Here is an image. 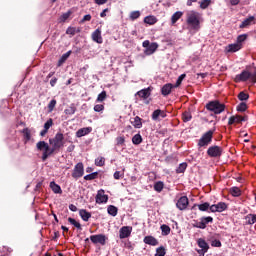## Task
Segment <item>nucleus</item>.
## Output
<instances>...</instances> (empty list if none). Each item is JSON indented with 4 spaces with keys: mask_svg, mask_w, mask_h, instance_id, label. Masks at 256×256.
I'll list each match as a JSON object with an SVG mask.
<instances>
[{
    "mask_svg": "<svg viewBox=\"0 0 256 256\" xmlns=\"http://www.w3.org/2000/svg\"><path fill=\"white\" fill-rule=\"evenodd\" d=\"M63 147H65V136L61 132L56 133L53 138H50L49 144L45 141H39L36 144L37 150L43 151L42 161H47L53 153H59Z\"/></svg>",
    "mask_w": 256,
    "mask_h": 256,
    "instance_id": "f257e3e1",
    "label": "nucleus"
},
{
    "mask_svg": "<svg viewBox=\"0 0 256 256\" xmlns=\"http://www.w3.org/2000/svg\"><path fill=\"white\" fill-rule=\"evenodd\" d=\"M186 23L194 31L201 29V22L199 21V14L196 11H189L186 14Z\"/></svg>",
    "mask_w": 256,
    "mask_h": 256,
    "instance_id": "f03ea898",
    "label": "nucleus"
},
{
    "mask_svg": "<svg viewBox=\"0 0 256 256\" xmlns=\"http://www.w3.org/2000/svg\"><path fill=\"white\" fill-rule=\"evenodd\" d=\"M207 111H211L214 115H221L225 111V104L219 102V100L210 101L206 104Z\"/></svg>",
    "mask_w": 256,
    "mask_h": 256,
    "instance_id": "7ed1b4c3",
    "label": "nucleus"
},
{
    "mask_svg": "<svg viewBox=\"0 0 256 256\" xmlns=\"http://www.w3.org/2000/svg\"><path fill=\"white\" fill-rule=\"evenodd\" d=\"M249 79L251 83H256V68L253 73L246 70L242 71L241 74L236 75L234 81L235 83H241V81L245 82L249 81Z\"/></svg>",
    "mask_w": 256,
    "mask_h": 256,
    "instance_id": "20e7f679",
    "label": "nucleus"
},
{
    "mask_svg": "<svg viewBox=\"0 0 256 256\" xmlns=\"http://www.w3.org/2000/svg\"><path fill=\"white\" fill-rule=\"evenodd\" d=\"M215 130H209L205 132L198 141V147H209L213 142V134Z\"/></svg>",
    "mask_w": 256,
    "mask_h": 256,
    "instance_id": "39448f33",
    "label": "nucleus"
},
{
    "mask_svg": "<svg viewBox=\"0 0 256 256\" xmlns=\"http://www.w3.org/2000/svg\"><path fill=\"white\" fill-rule=\"evenodd\" d=\"M207 155L212 159H219L223 155V148L218 145L210 146L207 149Z\"/></svg>",
    "mask_w": 256,
    "mask_h": 256,
    "instance_id": "423d86ee",
    "label": "nucleus"
},
{
    "mask_svg": "<svg viewBox=\"0 0 256 256\" xmlns=\"http://www.w3.org/2000/svg\"><path fill=\"white\" fill-rule=\"evenodd\" d=\"M85 175V167L83 166V162H79L74 166L72 177L73 179H81Z\"/></svg>",
    "mask_w": 256,
    "mask_h": 256,
    "instance_id": "0eeeda50",
    "label": "nucleus"
},
{
    "mask_svg": "<svg viewBox=\"0 0 256 256\" xmlns=\"http://www.w3.org/2000/svg\"><path fill=\"white\" fill-rule=\"evenodd\" d=\"M197 245H198V247H200V250H197L198 255L205 256V253H207V251H209V243H207V241H205V239L199 238L197 240Z\"/></svg>",
    "mask_w": 256,
    "mask_h": 256,
    "instance_id": "6e6552de",
    "label": "nucleus"
},
{
    "mask_svg": "<svg viewBox=\"0 0 256 256\" xmlns=\"http://www.w3.org/2000/svg\"><path fill=\"white\" fill-rule=\"evenodd\" d=\"M107 239V236H105L104 234H96L90 236V241H92L94 245H97V243H99L100 245H106Z\"/></svg>",
    "mask_w": 256,
    "mask_h": 256,
    "instance_id": "1a4fd4ad",
    "label": "nucleus"
},
{
    "mask_svg": "<svg viewBox=\"0 0 256 256\" xmlns=\"http://www.w3.org/2000/svg\"><path fill=\"white\" fill-rule=\"evenodd\" d=\"M131 233H133V227L132 226H123L119 230V238L120 239H127L128 237H131Z\"/></svg>",
    "mask_w": 256,
    "mask_h": 256,
    "instance_id": "9d476101",
    "label": "nucleus"
},
{
    "mask_svg": "<svg viewBox=\"0 0 256 256\" xmlns=\"http://www.w3.org/2000/svg\"><path fill=\"white\" fill-rule=\"evenodd\" d=\"M95 200L98 205H101V204L107 203L109 201V196L107 194H105V190L101 189L97 192Z\"/></svg>",
    "mask_w": 256,
    "mask_h": 256,
    "instance_id": "9b49d317",
    "label": "nucleus"
},
{
    "mask_svg": "<svg viewBox=\"0 0 256 256\" xmlns=\"http://www.w3.org/2000/svg\"><path fill=\"white\" fill-rule=\"evenodd\" d=\"M188 206L189 198H187V196L180 197L176 203V207L177 209H179V211H185V209H187Z\"/></svg>",
    "mask_w": 256,
    "mask_h": 256,
    "instance_id": "f8f14e48",
    "label": "nucleus"
},
{
    "mask_svg": "<svg viewBox=\"0 0 256 256\" xmlns=\"http://www.w3.org/2000/svg\"><path fill=\"white\" fill-rule=\"evenodd\" d=\"M248 120H249V116L235 115V116H231L229 118L228 125H233L235 123L239 124V123H243Z\"/></svg>",
    "mask_w": 256,
    "mask_h": 256,
    "instance_id": "ddd939ff",
    "label": "nucleus"
},
{
    "mask_svg": "<svg viewBox=\"0 0 256 256\" xmlns=\"http://www.w3.org/2000/svg\"><path fill=\"white\" fill-rule=\"evenodd\" d=\"M92 41L95 43H98L101 45L103 43V37L101 36V28H97L93 33H92Z\"/></svg>",
    "mask_w": 256,
    "mask_h": 256,
    "instance_id": "4468645a",
    "label": "nucleus"
},
{
    "mask_svg": "<svg viewBox=\"0 0 256 256\" xmlns=\"http://www.w3.org/2000/svg\"><path fill=\"white\" fill-rule=\"evenodd\" d=\"M173 89H175V85L167 83L161 88V94L164 97H167V95H171V91H173Z\"/></svg>",
    "mask_w": 256,
    "mask_h": 256,
    "instance_id": "2eb2a0df",
    "label": "nucleus"
},
{
    "mask_svg": "<svg viewBox=\"0 0 256 256\" xmlns=\"http://www.w3.org/2000/svg\"><path fill=\"white\" fill-rule=\"evenodd\" d=\"M151 91H152L151 87H148L146 89H142L138 91L136 95H138L140 99H149V97H151Z\"/></svg>",
    "mask_w": 256,
    "mask_h": 256,
    "instance_id": "dca6fc26",
    "label": "nucleus"
},
{
    "mask_svg": "<svg viewBox=\"0 0 256 256\" xmlns=\"http://www.w3.org/2000/svg\"><path fill=\"white\" fill-rule=\"evenodd\" d=\"M160 117L161 119H165V117H167V113H165V111L161 109H157L152 113L153 121H159Z\"/></svg>",
    "mask_w": 256,
    "mask_h": 256,
    "instance_id": "f3484780",
    "label": "nucleus"
},
{
    "mask_svg": "<svg viewBox=\"0 0 256 256\" xmlns=\"http://www.w3.org/2000/svg\"><path fill=\"white\" fill-rule=\"evenodd\" d=\"M143 241L146 245H152V247H157V245H159V240L153 236H145Z\"/></svg>",
    "mask_w": 256,
    "mask_h": 256,
    "instance_id": "a211bd4d",
    "label": "nucleus"
},
{
    "mask_svg": "<svg viewBox=\"0 0 256 256\" xmlns=\"http://www.w3.org/2000/svg\"><path fill=\"white\" fill-rule=\"evenodd\" d=\"M243 45L242 44H229L226 46V52L227 53H237V51H240L242 49Z\"/></svg>",
    "mask_w": 256,
    "mask_h": 256,
    "instance_id": "6ab92c4d",
    "label": "nucleus"
},
{
    "mask_svg": "<svg viewBox=\"0 0 256 256\" xmlns=\"http://www.w3.org/2000/svg\"><path fill=\"white\" fill-rule=\"evenodd\" d=\"M92 131H93V128L91 127L80 128L76 132V137L78 138L85 137V135H89V133H91Z\"/></svg>",
    "mask_w": 256,
    "mask_h": 256,
    "instance_id": "aec40b11",
    "label": "nucleus"
},
{
    "mask_svg": "<svg viewBox=\"0 0 256 256\" xmlns=\"http://www.w3.org/2000/svg\"><path fill=\"white\" fill-rule=\"evenodd\" d=\"M255 25V17L254 16H249L246 18L242 23L240 24V29H245V27H249V25Z\"/></svg>",
    "mask_w": 256,
    "mask_h": 256,
    "instance_id": "412c9836",
    "label": "nucleus"
},
{
    "mask_svg": "<svg viewBox=\"0 0 256 256\" xmlns=\"http://www.w3.org/2000/svg\"><path fill=\"white\" fill-rule=\"evenodd\" d=\"M196 207H198L199 211H209L210 204L209 202H204L203 204H194L191 207V210L195 211Z\"/></svg>",
    "mask_w": 256,
    "mask_h": 256,
    "instance_id": "4be33fe9",
    "label": "nucleus"
},
{
    "mask_svg": "<svg viewBox=\"0 0 256 256\" xmlns=\"http://www.w3.org/2000/svg\"><path fill=\"white\" fill-rule=\"evenodd\" d=\"M143 119H141V117L136 116L134 117L133 120H131V125H133V127H135V129H141V127H143Z\"/></svg>",
    "mask_w": 256,
    "mask_h": 256,
    "instance_id": "5701e85b",
    "label": "nucleus"
},
{
    "mask_svg": "<svg viewBox=\"0 0 256 256\" xmlns=\"http://www.w3.org/2000/svg\"><path fill=\"white\" fill-rule=\"evenodd\" d=\"M229 193L232 195V197H241V188L237 186L231 187L229 189Z\"/></svg>",
    "mask_w": 256,
    "mask_h": 256,
    "instance_id": "b1692460",
    "label": "nucleus"
},
{
    "mask_svg": "<svg viewBox=\"0 0 256 256\" xmlns=\"http://www.w3.org/2000/svg\"><path fill=\"white\" fill-rule=\"evenodd\" d=\"M50 189H52L53 193L61 195L63 193V190L61 189V186H59L55 182H50Z\"/></svg>",
    "mask_w": 256,
    "mask_h": 256,
    "instance_id": "393cba45",
    "label": "nucleus"
},
{
    "mask_svg": "<svg viewBox=\"0 0 256 256\" xmlns=\"http://www.w3.org/2000/svg\"><path fill=\"white\" fill-rule=\"evenodd\" d=\"M79 215H80L82 221H89V218L91 217L90 212H88V211L85 210V209H81V210L79 211Z\"/></svg>",
    "mask_w": 256,
    "mask_h": 256,
    "instance_id": "a878e982",
    "label": "nucleus"
},
{
    "mask_svg": "<svg viewBox=\"0 0 256 256\" xmlns=\"http://www.w3.org/2000/svg\"><path fill=\"white\" fill-rule=\"evenodd\" d=\"M107 212L112 217H117V213H119V209L116 206L109 205L107 208Z\"/></svg>",
    "mask_w": 256,
    "mask_h": 256,
    "instance_id": "bb28decb",
    "label": "nucleus"
},
{
    "mask_svg": "<svg viewBox=\"0 0 256 256\" xmlns=\"http://www.w3.org/2000/svg\"><path fill=\"white\" fill-rule=\"evenodd\" d=\"M132 143L133 145H141L143 143V137L141 134H136L132 137Z\"/></svg>",
    "mask_w": 256,
    "mask_h": 256,
    "instance_id": "cd10ccee",
    "label": "nucleus"
},
{
    "mask_svg": "<svg viewBox=\"0 0 256 256\" xmlns=\"http://www.w3.org/2000/svg\"><path fill=\"white\" fill-rule=\"evenodd\" d=\"M77 111V107H75V104H71L68 108L64 110L65 115H75Z\"/></svg>",
    "mask_w": 256,
    "mask_h": 256,
    "instance_id": "c85d7f7f",
    "label": "nucleus"
},
{
    "mask_svg": "<svg viewBox=\"0 0 256 256\" xmlns=\"http://www.w3.org/2000/svg\"><path fill=\"white\" fill-rule=\"evenodd\" d=\"M144 23H146L147 25H155V23H157V17H155V16H146L144 18Z\"/></svg>",
    "mask_w": 256,
    "mask_h": 256,
    "instance_id": "c756f323",
    "label": "nucleus"
},
{
    "mask_svg": "<svg viewBox=\"0 0 256 256\" xmlns=\"http://www.w3.org/2000/svg\"><path fill=\"white\" fill-rule=\"evenodd\" d=\"M183 17V12L181 11H177L175 12L172 17H171V21H172V25H175V23L177 22V20L181 19Z\"/></svg>",
    "mask_w": 256,
    "mask_h": 256,
    "instance_id": "7c9ffc66",
    "label": "nucleus"
},
{
    "mask_svg": "<svg viewBox=\"0 0 256 256\" xmlns=\"http://www.w3.org/2000/svg\"><path fill=\"white\" fill-rule=\"evenodd\" d=\"M70 56H71V51H68L65 54H63L58 61V67H61V65H63V63H65V61H67V59H69Z\"/></svg>",
    "mask_w": 256,
    "mask_h": 256,
    "instance_id": "2f4dec72",
    "label": "nucleus"
},
{
    "mask_svg": "<svg viewBox=\"0 0 256 256\" xmlns=\"http://www.w3.org/2000/svg\"><path fill=\"white\" fill-rule=\"evenodd\" d=\"M159 45L157 43H151L150 46L146 49L148 55H153L155 51H157Z\"/></svg>",
    "mask_w": 256,
    "mask_h": 256,
    "instance_id": "473e14b6",
    "label": "nucleus"
},
{
    "mask_svg": "<svg viewBox=\"0 0 256 256\" xmlns=\"http://www.w3.org/2000/svg\"><path fill=\"white\" fill-rule=\"evenodd\" d=\"M245 219L248 225H254L256 223V214H248Z\"/></svg>",
    "mask_w": 256,
    "mask_h": 256,
    "instance_id": "72a5a7b5",
    "label": "nucleus"
},
{
    "mask_svg": "<svg viewBox=\"0 0 256 256\" xmlns=\"http://www.w3.org/2000/svg\"><path fill=\"white\" fill-rule=\"evenodd\" d=\"M22 133L24 135L25 143L31 141V130H29V128H24Z\"/></svg>",
    "mask_w": 256,
    "mask_h": 256,
    "instance_id": "f704fd0d",
    "label": "nucleus"
},
{
    "mask_svg": "<svg viewBox=\"0 0 256 256\" xmlns=\"http://www.w3.org/2000/svg\"><path fill=\"white\" fill-rule=\"evenodd\" d=\"M163 236H167L171 233V227L169 225L163 224L160 226Z\"/></svg>",
    "mask_w": 256,
    "mask_h": 256,
    "instance_id": "c9c22d12",
    "label": "nucleus"
},
{
    "mask_svg": "<svg viewBox=\"0 0 256 256\" xmlns=\"http://www.w3.org/2000/svg\"><path fill=\"white\" fill-rule=\"evenodd\" d=\"M164 187L165 184L162 181H158L154 184V191H157V193H161Z\"/></svg>",
    "mask_w": 256,
    "mask_h": 256,
    "instance_id": "e433bc0d",
    "label": "nucleus"
},
{
    "mask_svg": "<svg viewBox=\"0 0 256 256\" xmlns=\"http://www.w3.org/2000/svg\"><path fill=\"white\" fill-rule=\"evenodd\" d=\"M200 221L204 224V228L207 229V225L213 222V217L207 216L200 218Z\"/></svg>",
    "mask_w": 256,
    "mask_h": 256,
    "instance_id": "4c0bfd02",
    "label": "nucleus"
},
{
    "mask_svg": "<svg viewBox=\"0 0 256 256\" xmlns=\"http://www.w3.org/2000/svg\"><path fill=\"white\" fill-rule=\"evenodd\" d=\"M97 177H99V172H93L91 174L84 176V180L85 181H93V180L97 179Z\"/></svg>",
    "mask_w": 256,
    "mask_h": 256,
    "instance_id": "58836bf2",
    "label": "nucleus"
},
{
    "mask_svg": "<svg viewBox=\"0 0 256 256\" xmlns=\"http://www.w3.org/2000/svg\"><path fill=\"white\" fill-rule=\"evenodd\" d=\"M68 222L70 225H73L74 227H76V229H79L81 231V223H79L77 220H75V218H68Z\"/></svg>",
    "mask_w": 256,
    "mask_h": 256,
    "instance_id": "ea45409f",
    "label": "nucleus"
},
{
    "mask_svg": "<svg viewBox=\"0 0 256 256\" xmlns=\"http://www.w3.org/2000/svg\"><path fill=\"white\" fill-rule=\"evenodd\" d=\"M191 119H193V116L191 115V112L185 111L182 114V120L184 121V123H189V121H191Z\"/></svg>",
    "mask_w": 256,
    "mask_h": 256,
    "instance_id": "a19ab883",
    "label": "nucleus"
},
{
    "mask_svg": "<svg viewBox=\"0 0 256 256\" xmlns=\"http://www.w3.org/2000/svg\"><path fill=\"white\" fill-rule=\"evenodd\" d=\"M105 99H107V92L102 91L100 94H98V97L96 99V103H103V101H105Z\"/></svg>",
    "mask_w": 256,
    "mask_h": 256,
    "instance_id": "79ce46f5",
    "label": "nucleus"
},
{
    "mask_svg": "<svg viewBox=\"0 0 256 256\" xmlns=\"http://www.w3.org/2000/svg\"><path fill=\"white\" fill-rule=\"evenodd\" d=\"M216 208L218 213H223V211L227 210V204L225 202H219L216 204Z\"/></svg>",
    "mask_w": 256,
    "mask_h": 256,
    "instance_id": "37998d69",
    "label": "nucleus"
},
{
    "mask_svg": "<svg viewBox=\"0 0 256 256\" xmlns=\"http://www.w3.org/2000/svg\"><path fill=\"white\" fill-rule=\"evenodd\" d=\"M165 255H167V251L163 246H160L156 249V253L154 256H165Z\"/></svg>",
    "mask_w": 256,
    "mask_h": 256,
    "instance_id": "c03bdc74",
    "label": "nucleus"
},
{
    "mask_svg": "<svg viewBox=\"0 0 256 256\" xmlns=\"http://www.w3.org/2000/svg\"><path fill=\"white\" fill-rule=\"evenodd\" d=\"M236 111H239L240 113H244V111H247V103L241 102L237 105Z\"/></svg>",
    "mask_w": 256,
    "mask_h": 256,
    "instance_id": "a18cd8bd",
    "label": "nucleus"
},
{
    "mask_svg": "<svg viewBox=\"0 0 256 256\" xmlns=\"http://www.w3.org/2000/svg\"><path fill=\"white\" fill-rule=\"evenodd\" d=\"M187 169V163L183 162L181 164H179V167L176 169V173H185Z\"/></svg>",
    "mask_w": 256,
    "mask_h": 256,
    "instance_id": "49530a36",
    "label": "nucleus"
},
{
    "mask_svg": "<svg viewBox=\"0 0 256 256\" xmlns=\"http://www.w3.org/2000/svg\"><path fill=\"white\" fill-rule=\"evenodd\" d=\"M238 99H239V101H248L249 100V94L242 91L238 94Z\"/></svg>",
    "mask_w": 256,
    "mask_h": 256,
    "instance_id": "de8ad7c7",
    "label": "nucleus"
},
{
    "mask_svg": "<svg viewBox=\"0 0 256 256\" xmlns=\"http://www.w3.org/2000/svg\"><path fill=\"white\" fill-rule=\"evenodd\" d=\"M57 105V100L52 99L48 104V112L53 113V109H55V106Z\"/></svg>",
    "mask_w": 256,
    "mask_h": 256,
    "instance_id": "09e8293b",
    "label": "nucleus"
},
{
    "mask_svg": "<svg viewBox=\"0 0 256 256\" xmlns=\"http://www.w3.org/2000/svg\"><path fill=\"white\" fill-rule=\"evenodd\" d=\"M96 167H103L105 165V159L103 157H98L95 159Z\"/></svg>",
    "mask_w": 256,
    "mask_h": 256,
    "instance_id": "8fccbe9b",
    "label": "nucleus"
},
{
    "mask_svg": "<svg viewBox=\"0 0 256 256\" xmlns=\"http://www.w3.org/2000/svg\"><path fill=\"white\" fill-rule=\"evenodd\" d=\"M186 77H187V74H181V75L178 77V79H177V81H176L174 87H175V88L179 87V86L181 85V83H183V79H185Z\"/></svg>",
    "mask_w": 256,
    "mask_h": 256,
    "instance_id": "3c124183",
    "label": "nucleus"
},
{
    "mask_svg": "<svg viewBox=\"0 0 256 256\" xmlns=\"http://www.w3.org/2000/svg\"><path fill=\"white\" fill-rule=\"evenodd\" d=\"M211 5V0H202L200 2V9H207Z\"/></svg>",
    "mask_w": 256,
    "mask_h": 256,
    "instance_id": "603ef678",
    "label": "nucleus"
},
{
    "mask_svg": "<svg viewBox=\"0 0 256 256\" xmlns=\"http://www.w3.org/2000/svg\"><path fill=\"white\" fill-rule=\"evenodd\" d=\"M116 145L123 147L125 145V136H118L116 138Z\"/></svg>",
    "mask_w": 256,
    "mask_h": 256,
    "instance_id": "864d4df0",
    "label": "nucleus"
},
{
    "mask_svg": "<svg viewBox=\"0 0 256 256\" xmlns=\"http://www.w3.org/2000/svg\"><path fill=\"white\" fill-rule=\"evenodd\" d=\"M139 17H141V12L139 11H133L130 14L131 21H135V19H139Z\"/></svg>",
    "mask_w": 256,
    "mask_h": 256,
    "instance_id": "5fc2aeb1",
    "label": "nucleus"
},
{
    "mask_svg": "<svg viewBox=\"0 0 256 256\" xmlns=\"http://www.w3.org/2000/svg\"><path fill=\"white\" fill-rule=\"evenodd\" d=\"M94 111L96 113H101V112L105 111V105H103V104H96L94 106Z\"/></svg>",
    "mask_w": 256,
    "mask_h": 256,
    "instance_id": "6e6d98bb",
    "label": "nucleus"
},
{
    "mask_svg": "<svg viewBox=\"0 0 256 256\" xmlns=\"http://www.w3.org/2000/svg\"><path fill=\"white\" fill-rule=\"evenodd\" d=\"M51 127H53V119L49 118L44 124V129H46V131H49Z\"/></svg>",
    "mask_w": 256,
    "mask_h": 256,
    "instance_id": "4d7b16f0",
    "label": "nucleus"
},
{
    "mask_svg": "<svg viewBox=\"0 0 256 256\" xmlns=\"http://www.w3.org/2000/svg\"><path fill=\"white\" fill-rule=\"evenodd\" d=\"M247 40V34H242L237 37V44L241 45L243 41Z\"/></svg>",
    "mask_w": 256,
    "mask_h": 256,
    "instance_id": "13d9d810",
    "label": "nucleus"
},
{
    "mask_svg": "<svg viewBox=\"0 0 256 256\" xmlns=\"http://www.w3.org/2000/svg\"><path fill=\"white\" fill-rule=\"evenodd\" d=\"M77 33V28L75 27H68L66 30V35H75Z\"/></svg>",
    "mask_w": 256,
    "mask_h": 256,
    "instance_id": "bf43d9fd",
    "label": "nucleus"
},
{
    "mask_svg": "<svg viewBox=\"0 0 256 256\" xmlns=\"http://www.w3.org/2000/svg\"><path fill=\"white\" fill-rule=\"evenodd\" d=\"M73 12H71V10H69L68 12L64 13L62 16H61V21L65 22L68 20L69 17H71Z\"/></svg>",
    "mask_w": 256,
    "mask_h": 256,
    "instance_id": "052dcab7",
    "label": "nucleus"
},
{
    "mask_svg": "<svg viewBox=\"0 0 256 256\" xmlns=\"http://www.w3.org/2000/svg\"><path fill=\"white\" fill-rule=\"evenodd\" d=\"M124 175H125V173H123V172H121V171H116V172L114 173V179L119 180V179L123 178Z\"/></svg>",
    "mask_w": 256,
    "mask_h": 256,
    "instance_id": "680f3d73",
    "label": "nucleus"
},
{
    "mask_svg": "<svg viewBox=\"0 0 256 256\" xmlns=\"http://www.w3.org/2000/svg\"><path fill=\"white\" fill-rule=\"evenodd\" d=\"M211 245H212V247H221V245H222L221 240H217V239L212 240Z\"/></svg>",
    "mask_w": 256,
    "mask_h": 256,
    "instance_id": "e2e57ef3",
    "label": "nucleus"
},
{
    "mask_svg": "<svg viewBox=\"0 0 256 256\" xmlns=\"http://www.w3.org/2000/svg\"><path fill=\"white\" fill-rule=\"evenodd\" d=\"M193 227H196V229H205V225L201 222V220L193 224Z\"/></svg>",
    "mask_w": 256,
    "mask_h": 256,
    "instance_id": "0e129e2a",
    "label": "nucleus"
},
{
    "mask_svg": "<svg viewBox=\"0 0 256 256\" xmlns=\"http://www.w3.org/2000/svg\"><path fill=\"white\" fill-rule=\"evenodd\" d=\"M208 209L211 213H218L217 204L210 205Z\"/></svg>",
    "mask_w": 256,
    "mask_h": 256,
    "instance_id": "69168bd1",
    "label": "nucleus"
},
{
    "mask_svg": "<svg viewBox=\"0 0 256 256\" xmlns=\"http://www.w3.org/2000/svg\"><path fill=\"white\" fill-rule=\"evenodd\" d=\"M92 17L91 14H87L83 17V19L80 21V23H85L87 21H91Z\"/></svg>",
    "mask_w": 256,
    "mask_h": 256,
    "instance_id": "338daca9",
    "label": "nucleus"
},
{
    "mask_svg": "<svg viewBox=\"0 0 256 256\" xmlns=\"http://www.w3.org/2000/svg\"><path fill=\"white\" fill-rule=\"evenodd\" d=\"M96 5H105L107 3V0H93Z\"/></svg>",
    "mask_w": 256,
    "mask_h": 256,
    "instance_id": "774afa93",
    "label": "nucleus"
}]
</instances>
